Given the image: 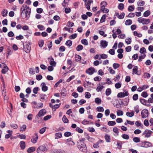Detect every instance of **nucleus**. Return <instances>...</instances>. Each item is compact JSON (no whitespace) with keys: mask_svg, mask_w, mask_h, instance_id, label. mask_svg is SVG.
Returning a JSON list of instances; mask_svg holds the SVG:
<instances>
[{"mask_svg":"<svg viewBox=\"0 0 153 153\" xmlns=\"http://www.w3.org/2000/svg\"><path fill=\"white\" fill-rule=\"evenodd\" d=\"M113 67L114 69H116L120 66V65L118 63H114L113 65Z\"/></svg>","mask_w":153,"mask_h":153,"instance_id":"338daca9","label":"nucleus"},{"mask_svg":"<svg viewBox=\"0 0 153 153\" xmlns=\"http://www.w3.org/2000/svg\"><path fill=\"white\" fill-rule=\"evenodd\" d=\"M94 68L93 67H91L87 70L86 72L88 74L91 75L94 72Z\"/></svg>","mask_w":153,"mask_h":153,"instance_id":"9b49d317","label":"nucleus"},{"mask_svg":"<svg viewBox=\"0 0 153 153\" xmlns=\"http://www.w3.org/2000/svg\"><path fill=\"white\" fill-rule=\"evenodd\" d=\"M38 139V136L37 133H35L33 137L31 139V141L33 143H36Z\"/></svg>","mask_w":153,"mask_h":153,"instance_id":"4468645a","label":"nucleus"},{"mask_svg":"<svg viewBox=\"0 0 153 153\" xmlns=\"http://www.w3.org/2000/svg\"><path fill=\"white\" fill-rule=\"evenodd\" d=\"M62 137V134L61 132L57 133L55 134V139H57Z\"/></svg>","mask_w":153,"mask_h":153,"instance_id":"5701e85b","label":"nucleus"},{"mask_svg":"<svg viewBox=\"0 0 153 153\" xmlns=\"http://www.w3.org/2000/svg\"><path fill=\"white\" fill-rule=\"evenodd\" d=\"M133 34L134 35L136 36L139 37H141L142 36V35L141 33H138L136 31H135L133 32Z\"/></svg>","mask_w":153,"mask_h":153,"instance_id":"a18cd8bd","label":"nucleus"},{"mask_svg":"<svg viewBox=\"0 0 153 153\" xmlns=\"http://www.w3.org/2000/svg\"><path fill=\"white\" fill-rule=\"evenodd\" d=\"M141 96L144 98H146L147 97L148 95L146 92L144 91L141 94Z\"/></svg>","mask_w":153,"mask_h":153,"instance_id":"bf43d9fd","label":"nucleus"},{"mask_svg":"<svg viewBox=\"0 0 153 153\" xmlns=\"http://www.w3.org/2000/svg\"><path fill=\"white\" fill-rule=\"evenodd\" d=\"M76 131L80 133H82L83 132V130L79 127H77L76 129Z\"/></svg>","mask_w":153,"mask_h":153,"instance_id":"774afa93","label":"nucleus"},{"mask_svg":"<svg viewBox=\"0 0 153 153\" xmlns=\"http://www.w3.org/2000/svg\"><path fill=\"white\" fill-rule=\"evenodd\" d=\"M72 44V42L70 40H67L65 42V45H67L68 46L70 47L71 46Z\"/></svg>","mask_w":153,"mask_h":153,"instance_id":"e433bc0d","label":"nucleus"},{"mask_svg":"<svg viewBox=\"0 0 153 153\" xmlns=\"http://www.w3.org/2000/svg\"><path fill=\"white\" fill-rule=\"evenodd\" d=\"M150 13L149 10H147L143 14V16L145 17L149 16L150 14Z\"/></svg>","mask_w":153,"mask_h":153,"instance_id":"79ce46f5","label":"nucleus"},{"mask_svg":"<svg viewBox=\"0 0 153 153\" xmlns=\"http://www.w3.org/2000/svg\"><path fill=\"white\" fill-rule=\"evenodd\" d=\"M141 115L143 118H145L148 117L149 115L148 110L146 109L143 110L141 111Z\"/></svg>","mask_w":153,"mask_h":153,"instance_id":"20e7f679","label":"nucleus"},{"mask_svg":"<svg viewBox=\"0 0 153 153\" xmlns=\"http://www.w3.org/2000/svg\"><path fill=\"white\" fill-rule=\"evenodd\" d=\"M35 150V148L34 147H30L27 150V152L28 153H31L34 152Z\"/></svg>","mask_w":153,"mask_h":153,"instance_id":"b1692460","label":"nucleus"},{"mask_svg":"<svg viewBox=\"0 0 153 153\" xmlns=\"http://www.w3.org/2000/svg\"><path fill=\"white\" fill-rule=\"evenodd\" d=\"M141 146L144 147H148L151 145V143L145 141L141 143Z\"/></svg>","mask_w":153,"mask_h":153,"instance_id":"ddd939ff","label":"nucleus"},{"mask_svg":"<svg viewBox=\"0 0 153 153\" xmlns=\"http://www.w3.org/2000/svg\"><path fill=\"white\" fill-rule=\"evenodd\" d=\"M115 15L118 18L121 19H123L124 18L125 13H122L121 15H119L118 13H117L115 14Z\"/></svg>","mask_w":153,"mask_h":153,"instance_id":"6ab92c4d","label":"nucleus"},{"mask_svg":"<svg viewBox=\"0 0 153 153\" xmlns=\"http://www.w3.org/2000/svg\"><path fill=\"white\" fill-rule=\"evenodd\" d=\"M106 5L107 3L105 1L102 2L100 4L101 10H104L105 8Z\"/></svg>","mask_w":153,"mask_h":153,"instance_id":"a211bd4d","label":"nucleus"},{"mask_svg":"<svg viewBox=\"0 0 153 153\" xmlns=\"http://www.w3.org/2000/svg\"><path fill=\"white\" fill-rule=\"evenodd\" d=\"M152 133V131H151L146 129L143 133L142 135H145V137L148 138L150 137Z\"/></svg>","mask_w":153,"mask_h":153,"instance_id":"39448f33","label":"nucleus"},{"mask_svg":"<svg viewBox=\"0 0 153 153\" xmlns=\"http://www.w3.org/2000/svg\"><path fill=\"white\" fill-rule=\"evenodd\" d=\"M85 3V6L86 8L89 10L90 8L91 4L93 2L92 0H83Z\"/></svg>","mask_w":153,"mask_h":153,"instance_id":"423d86ee","label":"nucleus"},{"mask_svg":"<svg viewBox=\"0 0 153 153\" xmlns=\"http://www.w3.org/2000/svg\"><path fill=\"white\" fill-rule=\"evenodd\" d=\"M66 90L65 88H63L61 90L60 94L62 96H65L66 95Z\"/></svg>","mask_w":153,"mask_h":153,"instance_id":"412c9836","label":"nucleus"},{"mask_svg":"<svg viewBox=\"0 0 153 153\" xmlns=\"http://www.w3.org/2000/svg\"><path fill=\"white\" fill-rule=\"evenodd\" d=\"M64 135L65 137H68L69 136H71L72 135V134L71 132L67 131L64 133Z\"/></svg>","mask_w":153,"mask_h":153,"instance_id":"603ef678","label":"nucleus"},{"mask_svg":"<svg viewBox=\"0 0 153 153\" xmlns=\"http://www.w3.org/2000/svg\"><path fill=\"white\" fill-rule=\"evenodd\" d=\"M100 44L102 47L105 48L108 45V42L105 40H102L100 42Z\"/></svg>","mask_w":153,"mask_h":153,"instance_id":"dca6fc26","label":"nucleus"},{"mask_svg":"<svg viewBox=\"0 0 153 153\" xmlns=\"http://www.w3.org/2000/svg\"><path fill=\"white\" fill-rule=\"evenodd\" d=\"M77 35L76 33H74L72 34L69 36V38L71 39H74L77 37Z\"/></svg>","mask_w":153,"mask_h":153,"instance_id":"864d4df0","label":"nucleus"},{"mask_svg":"<svg viewBox=\"0 0 153 153\" xmlns=\"http://www.w3.org/2000/svg\"><path fill=\"white\" fill-rule=\"evenodd\" d=\"M137 69L138 68L137 66H134L133 69V72L135 74L139 75L140 74H138L137 73Z\"/></svg>","mask_w":153,"mask_h":153,"instance_id":"393cba45","label":"nucleus"},{"mask_svg":"<svg viewBox=\"0 0 153 153\" xmlns=\"http://www.w3.org/2000/svg\"><path fill=\"white\" fill-rule=\"evenodd\" d=\"M108 56L107 55L105 54H102L100 55V58L99 59H100V58L102 59H105L107 58Z\"/></svg>","mask_w":153,"mask_h":153,"instance_id":"6e6d98bb","label":"nucleus"},{"mask_svg":"<svg viewBox=\"0 0 153 153\" xmlns=\"http://www.w3.org/2000/svg\"><path fill=\"white\" fill-rule=\"evenodd\" d=\"M134 9V7L133 5L129 6L128 8V10L129 11H132Z\"/></svg>","mask_w":153,"mask_h":153,"instance_id":"052dcab7","label":"nucleus"},{"mask_svg":"<svg viewBox=\"0 0 153 153\" xmlns=\"http://www.w3.org/2000/svg\"><path fill=\"white\" fill-rule=\"evenodd\" d=\"M23 48L25 52L27 53H28L30 52V47L27 44H23Z\"/></svg>","mask_w":153,"mask_h":153,"instance_id":"1a4fd4ad","label":"nucleus"},{"mask_svg":"<svg viewBox=\"0 0 153 153\" xmlns=\"http://www.w3.org/2000/svg\"><path fill=\"white\" fill-rule=\"evenodd\" d=\"M8 68L6 65H5L2 70L1 72L3 74H5L8 71Z\"/></svg>","mask_w":153,"mask_h":153,"instance_id":"4be33fe9","label":"nucleus"},{"mask_svg":"<svg viewBox=\"0 0 153 153\" xmlns=\"http://www.w3.org/2000/svg\"><path fill=\"white\" fill-rule=\"evenodd\" d=\"M134 115V112L133 111L131 112H128L126 113V115L129 117H131Z\"/></svg>","mask_w":153,"mask_h":153,"instance_id":"7c9ffc66","label":"nucleus"},{"mask_svg":"<svg viewBox=\"0 0 153 153\" xmlns=\"http://www.w3.org/2000/svg\"><path fill=\"white\" fill-rule=\"evenodd\" d=\"M106 15L105 14H104L102 15L100 20V22L101 23L105 21Z\"/></svg>","mask_w":153,"mask_h":153,"instance_id":"cd10ccee","label":"nucleus"},{"mask_svg":"<svg viewBox=\"0 0 153 153\" xmlns=\"http://www.w3.org/2000/svg\"><path fill=\"white\" fill-rule=\"evenodd\" d=\"M42 86V90L43 91H46L48 89V87L46 86V84L45 82H42L41 84Z\"/></svg>","mask_w":153,"mask_h":153,"instance_id":"f3484780","label":"nucleus"},{"mask_svg":"<svg viewBox=\"0 0 153 153\" xmlns=\"http://www.w3.org/2000/svg\"><path fill=\"white\" fill-rule=\"evenodd\" d=\"M125 42L127 44H131V39L130 38H128L127 39H125Z\"/></svg>","mask_w":153,"mask_h":153,"instance_id":"3c124183","label":"nucleus"},{"mask_svg":"<svg viewBox=\"0 0 153 153\" xmlns=\"http://www.w3.org/2000/svg\"><path fill=\"white\" fill-rule=\"evenodd\" d=\"M31 12V9L30 10H26L25 12V18L26 19H28L30 16V15Z\"/></svg>","mask_w":153,"mask_h":153,"instance_id":"2eb2a0df","label":"nucleus"},{"mask_svg":"<svg viewBox=\"0 0 153 153\" xmlns=\"http://www.w3.org/2000/svg\"><path fill=\"white\" fill-rule=\"evenodd\" d=\"M62 120L65 123H67L68 122V120L66 116L65 115H64L63 116Z\"/></svg>","mask_w":153,"mask_h":153,"instance_id":"49530a36","label":"nucleus"},{"mask_svg":"<svg viewBox=\"0 0 153 153\" xmlns=\"http://www.w3.org/2000/svg\"><path fill=\"white\" fill-rule=\"evenodd\" d=\"M122 142L121 141H118L117 144V146L119 149H121L122 148Z\"/></svg>","mask_w":153,"mask_h":153,"instance_id":"c03bdc74","label":"nucleus"},{"mask_svg":"<svg viewBox=\"0 0 153 153\" xmlns=\"http://www.w3.org/2000/svg\"><path fill=\"white\" fill-rule=\"evenodd\" d=\"M95 102L97 104H100L101 102V100L99 98H96L95 99Z\"/></svg>","mask_w":153,"mask_h":153,"instance_id":"0e129e2a","label":"nucleus"},{"mask_svg":"<svg viewBox=\"0 0 153 153\" xmlns=\"http://www.w3.org/2000/svg\"><path fill=\"white\" fill-rule=\"evenodd\" d=\"M7 57L9 55L11 54L12 53V51L11 48H7Z\"/></svg>","mask_w":153,"mask_h":153,"instance_id":"c9c22d12","label":"nucleus"},{"mask_svg":"<svg viewBox=\"0 0 153 153\" xmlns=\"http://www.w3.org/2000/svg\"><path fill=\"white\" fill-rule=\"evenodd\" d=\"M83 49V46L81 45H79L76 48V50L78 51H79Z\"/></svg>","mask_w":153,"mask_h":153,"instance_id":"de8ad7c7","label":"nucleus"},{"mask_svg":"<svg viewBox=\"0 0 153 153\" xmlns=\"http://www.w3.org/2000/svg\"><path fill=\"white\" fill-rule=\"evenodd\" d=\"M118 8L120 10H122L124 8V4L123 3H120L118 6Z\"/></svg>","mask_w":153,"mask_h":153,"instance_id":"ea45409f","label":"nucleus"},{"mask_svg":"<svg viewBox=\"0 0 153 153\" xmlns=\"http://www.w3.org/2000/svg\"><path fill=\"white\" fill-rule=\"evenodd\" d=\"M50 64L53 66H55L56 65V62L55 61H54V59L52 58L50 63Z\"/></svg>","mask_w":153,"mask_h":153,"instance_id":"f704fd0d","label":"nucleus"},{"mask_svg":"<svg viewBox=\"0 0 153 153\" xmlns=\"http://www.w3.org/2000/svg\"><path fill=\"white\" fill-rule=\"evenodd\" d=\"M75 60L77 62H79L84 64L86 63L85 61H83V62L82 61L81 56L77 54H76L75 56Z\"/></svg>","mask_w":153,"mask_h":153,"instance_id":"0eeeda50","label":"nucleus"},{"mask_svg":"<svg viewBox=\"0 0 153 153\" xmlns=\"http://www.w3.org/2000/svg\"><path fill=\"white\" fill-rule=\"evenodd\" d=\"M117 116L122 115L123 114V112L122 111L118 110L117 111Z\"/></svg>","mask_w":153,"mask_h":153,"instance_id":"680f3d73","label":"nucleus"},{"mask_svg":"<svg viewBox=\"0 0 153 153\" xmlns=\"http://www.w3.org/2000/svg\"><path fill=\"white\" fill-rule=\"evenodd\" d=\"M145 3L143 1L139 0L137 2V4L139 6H143L144 5Z\"/></svg>","mask_w":153,"mask_h":153,"instance_id":"c85d7f7f","label":"nucleus"},{"mask_svg":"<svg viewBox=\"0 0 153 153\" xmlns=\"http://www.w3.org/2000/svg\"><path fill=\"white\" fill-rule=\"evenodd\" d=\"M97 110L98 111L103 112L104 111V109L102 107L99 106L97 108Z\"/></svg>","mask_w":153,"mask_h":153,"instance_id":"37998d69","label":"nucleus"},{"mask_svg":"<svg viewBox=\"0 0 153 153\" xmlns=\"http://www.w3.org/2000/svg\"><path fill=\"white\" fill-rule=\"evenodd\" d=\"M25 8H26V10L31 9V8H30L29 7H28L27 6V5H23L22 6L21 9V16H22L23 12L25 10Z\"/></svg>","mask_w":153,"mask_h":153,"instance_id":"f8f14e48","label":"nucleus"},{"mask_svg":"<svg viewBox=\"0 0 153 153\" xmlns=\"http://www.w3.org/2000/svg\"><path fill=\"white\" fill-rule=\"evenodd\" d=\"M66 141L67 144L69 146H74V145L75 143L69 139L67 140Z\"/></svg>","mask_w":153,"mask_h":153,"instance_id":"a878e982","label":"nucleus"},{"mask_svg":"<svg viewBox=\"0 0 153 153\" xmlns=\"http://www.w3.org/2000/svg\"><path fill=\"white\" fill-rule=\"evenodd\" d=\"M74 25V23L69 21L67 23V26L70 27H73Z\"/></svg>","mask_w":153,"mask_h":153,"instance_id":"13d9d810","label":"nucleus"},{"mask_svg":"<svg viewBox=\"0 0 153 153\" xmlns=\"http://www.w3.org/2000/svg\"><path fill=\"white\" fill-rule=\"evenodd\" d=\"M44 44V42L43 40H41L38 42L39 46L40 48H42Z\"/></svg>","mask_w":153,"mask_h":153,"instance_id":"4c0bfd02","label":"nucleus"},{"mask_svg":"<svg viewBox=\"0 0 153 153\" xmlns=\"http://www.w3.org/2000/svg\"><path fill=\"white\" fill-rule=\"evenodd\" d=\"M116 124V122L114 121H109L108 123V124L109 126H112L115 125Z\"/></svg>","mask_w":153,"mask_h":153,"instance_id":"a19ab883","label":"nucleus"},{"mask_svg":"<svg viewBox=\"0 0 153 153\" xmlns=\"http://www.w3.org/2000/svg\"><path fill=\"white\" fill-rule=\"evenodd\" d=\"M128 95L129 93L128 92L126 91L123 92H120L117 95V97L120 98H123L125 96H127Z\"/></svg>","mask_w":153,"mask_h":153,"instance_id":"6e6552de","label":"nucleus"},{"mask_svg":"<svg viewBox=\"0 0 153 153\" xmlns=\"http://www.w3.org/2000/svg\"><path fill=\"white\" fill-rule=\"evenodd\" d=\"M81 42L82 44L85 45H88V42L87 39H84L81 40Z\"/></svg>","mask_w":153,"mask_h":153,"instance_id":"72a5a7b5","label":"nucleus"},{"mask_svg":"<svg viewBox=\"0 0 153 153\" xmlns=\"http://www.w3.org/2000/svg\"><path fill=\"white\" fill-rule=\"evenodd\" d=\"M47 95L45 94H41L40 95V99L46 101L47 99Z\"/></svg>","mask_w":153,"mask_h":153,"instance_id":"bb28decb","label":"nucleus"},{"mask_svg":"<svg viewBox=\"0 0 153 153\" xmlns=\"http://www.w3.org/2000/svg\"><path fill=\"white\" fill-rule=\"evenodd\" d=\"M65 50V47L63 46H61L59 48V51L60 52H64Z\"/></svg>","mask_w":153,"mask_h":153,"instance_id":"69168bd1","label":"nucleus"},{"mask_svg":"<svg viewBox=\"0 0 153 153\" xmlns=\"http://www.w3.org/2000/svg\"><path fill=\"white\" fill-rule=\"evenodd\" d=\"M133 140L134 142L137 143L140 142V138L138 137H134L133 139Z\"/></svg>","mask_w":153,"mask_h":153,"instance_id":"5fc2aeb1","label":"nucleus"},{"mask_svg":"<svg viewBox=\"0 0 153 153\" xmlns=\"http://www.w3.org/2000/svg\"><path fill=\"white\" fill-rule=\"evenodd\" d=\"M104 87L103 85H99L96 89V90L97 92L101 91L103 88Z\"/></svg>","mask_w":153,"mask_h":153,"instance_id":"09e8293b","label":"nucleus"},{"mask_svg":"<svg viewBox=\"0 0 153 153\" xmlns=\"http://www.w3.org/2000/svg\"><path fill=\"white\" fill-rule=\"evenodd\" d=\"M19 145L21 149L22 150L24 149L25 147V143L23 141H21L20 142Z\"/></svg>","mask_w":153,"mask_h":153,"instance_id":"aec40b11","label":"nucleus"},{"mask_svg":"<svg viewBox=\"0 0 153 153\" xmlns=\"http://www.w3.org/2000/svg\"><path fill=\"white\" fill-rule=\"evenodd\" d=\"M48 147L44 145L39 146L37 149L36 152L37 153H45L48 150Z\"/></svg>","mask_w":153,"mask_h":153,"instance_id":"f03ea898","label":"nucleus"},{"mask_svg":"<svg viewBox=\"0 0 153 153\" xmlns=\"http://www.w3.org/2000/svg\"><path fill=\"white\" fill-rule=\"evenodd\" d=\"M46 113V111L45 109H42L40 110L38 112L37 116L40 117L41 116H43Z\"/></svg>","mask_w":153,"mask_h":153,"instance_id":"9d476101","label":"nucleus"},{"mask_svg":"<svg viewBox=\"0 0 153 153\" xmlns=\"http://www.w3.org/2000/svg\"><path fill=\"white\" fill-rule=\"evenodd\" d=\"M111 93V90L110 88H107L105 91V94L108 96L110 95Z\"/></svg>","mask_w":153,"mask_h":153,"instance_id":"58836bf2","label":"nucleus"},{"mask_svg":"<svg viewBox=\"0 0 153 153\" xmlns=\"http://www.w3.org/2000/svg\"><path fill=\"white\" fill-rule=\"evenodd\" d=\"M140 102L143 105H146V100L144 99H140Z\"/></svg>","mask_w":153,"mask_h":153,"instance_id":"8fccbe9b","label":"nucleus"},{"mask_svg":"<svg viewBox=\"0 0 153 153\" xmlns=\"http://www.w3.org/2000/svg\"><path fill=\"white\" fill-rule=\"evenodd\" d=\"M105 138L106 142H109L110 141V137L109 135L108 134L105 135Z\"/></svg>","mask_w":153,"mask_h":153,"instance_id":"c756f323","label":"nucleus"},{"mask_svg":"<svg viewBox=\"0 0 153 153\" xmlns=\"http://www.w3.org/2000/svg\"><path fill=\"white\" fill-rule=\"evenodd\" d=\"M137 21L143 25H147L149 23L150 21L149 19H146L142 17H140L138 19Z\"/></svg>","mask_w":153,"mask_h":153,"instance_id":"7ed1b4c3","label":"nucleus"},{"mask_svg":"<svg viewBox=\"0 0 153 153\" xmlns=\"http://www.w3.org/2000/svg\"><path fill=\"white\" fill-rule=\"evenodd\" d=\"M7 13L8 12L7 10H3L1 12L2 16L3 17L6 16L7 14Z\"/></svg>","mask_w":153,"mask_h":153,"instance_id":"473e14b6","label":"nucleus"},{"mask_svg":"<svg viewBox=\"0 0 153 153\" xmlns=\"http://www.w3.org/2000/svg\"><path fill=\"white\" fill-rule=\"evenodd\" d=\"M85 139L82 138L77 141V147L78 149L82 152H86L87 148L84 142Z\"/></svg>","mask_w":153,"mask_h":153,"instance_id":"f257e3e1","label":"nucleus"},{"mask_svg":"<svg viewBox=\"0 0 153 153\" xmlns=\"http://www.w3.org/2000/svg\"><path fill=\"white\" fill-rule=\"evenodd\" d=\"M132 23V21L131 20L128 19L126 21L125 24L126 25H131Z\"/></svg>","mask_w":153,"mask_h":153,"instance_id":"2f4dec72","label":"nucleus"},{"mask_svg":"<svg viewBox=\"0 0 153 153\" xmlns=\"http://www.w3.org/2000/svg\"><path fill=\"white\" fill-rule=\"evenodd\" d=\"M69 1V0H64L63 2L62 3V6L65 7L66 6L65 4H68Z\"/></svg>","mask_w":153,"mask_h":153,"instance_id":"4d7b16f0","label":"nucleus"},{"mask_svg":"<svg viewBox=\"0 0 153 153\" xmlns=\"http://www.w3.org/2000/svg\"><path fill=\"white\" fill-rule=\"evenodd\" d=\"M121 86V84L119 82H118L115 84V87L117 88L118 89L120 88Z\"/></svg>","mask_w":153,"mask_h":153,"instance_id":"e2e57ef3","label":"nucleus"}]
</instances>
